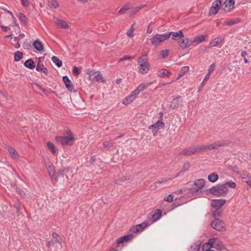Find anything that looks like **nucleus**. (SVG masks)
<instances>
[{
	"label": "nucleus",
	"mask_w": 251,
	"mask_h": 251,
	"mask_svg": "<svg viewBox=\"0 0 251 251\" xmlns=\"http://www.w3.org/2000/svg\"><path fill=\"white\" fill-rule=\"evenodd\" d=\"M139 72L142 74H147L150 69L148 57L147 54H144L138 59Z\"/></svg>",
	"instance_id": "nucleus-1"
},
{
	"label": "nucleus",
	"mask_w": 251,
	"mask_h": 251,
	"mask_svg": "<svg viewBox=\"0 0 251 251\" xmlns=\"http://www.w3.org/2000/svg\"><path fill=\"white\" fill-rule=\"evenodd\" d=\"M85 72L88 75L89 79L91 81L101 82L103 83L106 82L105 79L99 71L88 68L85 70Z\"/></svg>",
	"instance_id": "nucleus-2"
},
{
	"label": "nucleus",
	"mask_w": 251,
	"mask_h": 251,
	"mask_svg": "<svg viewBox=\"0 0 251 251\" xmlns=\"http://www.w3.org/2000/svg\"><path fill=\"white\" fill-rule=\"evenodd\" d=\"M206 192L217 197L224 196L226 195L228 192V188L224 184H218L206 190Z\"/></svg>",
	"instance_id": "nucleus-3"
},
{
	"label": "nucleus",
	"mask_w": 251,
	"mask_h": 251,
	"mask_svg": "<svg viewBox=\"0 0 251 251\" xmlns=\"http://www.w3.org/2000/svg\"><path fill=\"white\" fill-rule=\"evenodd\" d=\"M205 180L204 179H198L194 181L192 185L190 190L193 195H199L201 192V189L204 186Z\"/></svg>",
	"instance_id": "nucleus-4"
},
{
	"label": "nucleus",
	"mask_w": 251,
	"mask_h": 251,
	"mask_svg": "<svg viewBox=\"0 0 251 251\" xmlns=\"http://www.w3.org/2000/svg\"><path fill=\"white\" fill-rule=\"evenodd\" d=\"M68 132L69 134L68 136H56L55 137V141L63 146L72 145L75 138L70 131Z\"/></svg>",
	"instance_id": "nucleus-5"
},
{
	"label": "nucleus",
	"mask_w": 251,
	"mask_h": 251,
	"mask_svg": "<svg viewBox=\"0 0 251 251\" xmlns=\"http://www.w3.org/2000/svg\"><path fill=\"white\" fill-rule=\"evenodd\" d=\"M169 39V36L166 35V33L163 34H157L153 36L151 39V43L152 45L157 46L160 43Z\"/></svg>",
	"instance_id": "nucleus-6"
},
{
	"label": "nucleus",
	"mask_w": 251,
	"mask_h": 251,
	"mask_svg": "<svg viewBox=\"0 0 251 251\" xmlns=\"http://www.w3.org/2000/svg\"><path fill=\"white\" fill-rule=\"evenodd\" d=\"M197 153H200L199 145L192 146L180 152V155L189 156Z\"/></svg>",
	"instance_id": "nucleus-7"
},
{
	"label": "nucleus",
	"mask_w": 251,
	"mask_h": 251,
	"mask_svg": "<svg viewBox=\"0 0 251 251\" xmlns=\"http://www.w3.org/2000/svg\"><path fill=\"white\" fill-rule=\"evenodd\" d=\"M211 226L213 228L219 231L226 230L225 223L219 219H215L212 221L211 222Z\"/></svg>",
	"instance_id": "nucleus-8"
},
{
	"label": "nucleus",
	"mask_w": 251,
	"mask_h": 251,
	"mask_svg": "<svg viewBox=\"0 0 251 251\" xmlns=\"http://www.w3.org/2000/svg\"><path fill=\"white\" fill-rule=\"evenodd\" d=\"M133 237L134 236L132 233L128 234L123 236H121L117 239L116 243L113 244V246H118L121 244L128 242L131 241L133 238Z\"/></svg>",
	"instance_id": "nucleus-9"
},
{
	"label": "nucleus",
	"mask_w": 251,
	"mask_h": 251,
	"mask_svg": "<svg viewBox=\"0 0 251 251\" xmlns=\"http://www.w3.org/2000/svg\"><path fill=\"white\" fill-rule=\"evenodd\" d=\"M162 214V211L160 209H156L152 211L148 216V219L151 222H155L159 220Z\"/></svg>",
	"instance_id": "nucleus-10"
},
{
	"label": "nucleus",
	"mask_w": 251,
	"mask_h": 251,
	"mask_svg": "<svg viewBox=\"0 0 251 251\" xmlns=\"http://www.w3.org/2000/svg\"><path fill=\"white\" fill-rule=\"evenodd\" d=\"M221 5V0H216L213 3L209 13V15H215L217 13Z\"/></svg>",
	"instance_id": "nucleus-11"
},
{
	"label": "nucleus",
	"mask_w": 251,
	"mask_h": 251,
	"mask_svg": "<svg viewBox=\"0 0 251 251\" xmlns=\"http://www.w3.org/2000/svg\"><path fill=\"white\" fill-rule=\"evenodd\" d=\"M149 226V224L148 222H144L142 224L137 225L135 226L132 227L130 228V231L132 233H136L138 232L142 231Z\"/></svg>",
	"instance_id": "nucleus-12"
},
{
	"label": "nucleus",
	"mask_w": 251,
	"mask_h": 251,
	"mask_svg": "<svg viewBox=\"0 0 251 251\" xmlns=\"http://www.w3.org/2000/svg\"><path fill=\"white\" fill-rule=\"evenodd\" d=\"M182 102L183 100L181 97L178 96L172 100L170 104V107L173 109L177 108L181 105Z\"/></svg>",
	"instance_id": "nucleus-13"
},
{
	"label": "nucleus",
	"mask_w": 251,
	"mask_h": 251,
	"mask_svg": "<svg viewBox=\"0 0 251 251\" xmlns=\"http://www.w3.org/2000/svg\"><path fill=\"white\" fill-rule=\"evenodd\" d=\"M166 35L169 36V38L172 36V39L173 40H178L179 39L182 38L184 37V34L181 30H179L178 32L170 31L166 33Z\"/></svg>",
	"instance_id": "nucleus-14"
},
{
	"label": "nucleus",
	"mask_w": 251,
	"mask_h": 251,
	"mask_svg": "<svg viewBox=\"0 0 251 251\" xmlns=\"http://www.w3.org/2000/svg\"><path fill=\"white\" fill-rule=\"evenodd\" d=\"M234 3V0H226L222 5V8L226 12L229 11L233 8Z\"/></svg>",
	"instance_id": "nucleus-15"
},
{
	"label": "nucleus",
	"mask_w": 251,
	"mask_h": 251,
	"mask_svg": "<svg viewBox=\"0 0 251 251\" xmlns=\"http://www.w3.org/2000/svg\"><path fill=\"white\" fill-rule=\"evenodd\" d=\"M225 203V199H215L211 201V205L215 208H221Z\"/></svg>",
	"instance_id": "nucleus-16"
},
{
	"label": "nucleus",
	"mask_w": 251,
	"mask_h": 251,
	"mask_svg": "<svg viewBox=\"0 0 251 251\" xmlns=\"http://www.w3.org/2000/svg\"><path fill=\"white\" fill-rule=\"evenodd\" d=\"M213 150H218L220 148L227 146L230 144V141L228 140H223L216 141L212 143Z\"/></svg>",
	"instance_id": "nucleus-17"
},
{
	"label": "nucleus",
	"mask_w": 251,
	"mask_h": 251,
	"mask_svg": "<svg viewBox=\"0 0 251 251\" xmlns=\"http://www.w3.org/2000/svg\"><path fill=\"white\" fill-rule=\"evenodd\" d=\"M224 42V39L222 37H217L214 38L209 44L210 47H221V45Z\"/></svg>",
	"instance_id": "nucleus-18"
},
{
	"label": "nucleus",
	"mask_w": 251,
	"mask_h": 251,
	"mask_svg": "<svg viewBox=\"0 0 251 251\" xmlns=\"http://www.w3.org/2000/svg\"><path fill=\"white\" fill-rule=\"evenodd\" d=\"M137 95L134 93L133 91L128 96L123 100V103L124 105H128L132 102L137 97Z\"/></svg>",
	"instance_id": "nucleus-19"
},
{
	"label": "nucleus",
	"mask_w": 251,
	"mask_h": 251,
	"mask_svg": "<svg viewBox=\"0 0 251 251\" xmlns=\"http://www.w3.org/2000/svg\"><path fill=\"white\" fill-rule=\"evenodd\" d=\"M152 84V82H148L146 83H141L133 91L134 93L138 95L146 89L148 87L150 86Z\"/></svg>",
	"instance_id": "nucleus-20"
},
{
	"label": "nucleus",
	"mask_w": 251,
	"mask_h": 251,
	"mask_svg": "<svg viewBox=\"0 0 251 251\" xmlns=\"http://www.w3.org/2000/svg\"><path fill=\"white\" fill-rule=\"evenodd\" d=\"M63 81L68 90L72 92L74 89V87L72 81L70 80L69 77L66 75L63 76Z\"/></svg>",
	"instance_id": "nucleus-21"
},
{
	"label": "nucleus",
	"mask_w": 251,
	"mask_h": 251,
	"mask_svg": "<svg viewBox=\"0 0 251 251\" xmlns=\"http://www.w3.org/2000/svg\"><path fill=\"white\" fill-rule=\"evenodd\" d=\"M192 43V40H191L188 38H185L182 39L181 41L179 43V45L181 49H184L189 47Z\"/></svg>",
	"instance_id": "nucleus-22"
},
{
	"label": "nucleus",
	"mask_w": 251,
	"mask_h": 251,
	"mask_svg": "<svg viewBox=\"0 0 251 251\" xmlns=\"http://www.w3.org/2000/svg\"><path fill=\"white\" fill-rule=\"evenodd\" d=\"M7 150L13 159H19V155L13 148L11 147V146H8Z\"/></svg>",
	"instance_id": "nucleus-23"
},
{
	"label": "nucleus",
	"mask_w": 251,
	"mask_h": 251,
	"mask_svg": "<svg viewBox=\"0 0 251 251\" xmlns=\"http://www.w3.org/2000/svg\"><path fill=\"white\" fill-rule=\"evenodd\" d=\"M242 180L251 187V175L248 173H244L241 176Z\"/></svg>",
	"instance_id": "nucleus-24"
},
{
	"label": "nucleus",
	"mask_w": 251,
	"mask_h": 251,
	"mask_svg": "<svg viewBox=\"0 0 251 251\" xmlns=\"http://www.w3.org/2000/svg\"><path fill=\"white\" fill-rule=\"evenodd\" d=\"M55 23L57 26L64 29L69 28V26L66 22L59 19H57Z\"/></svg>",
	"instance_id": "nucleus-25"
},
{
	"label": "nucleus",
	"mask_w": 251,
	"mask_h": 251,
	"mask_svg": "<svg viewBox=\"0 0 251 251\" xmlns=\"http://www.w3.org/2000/svg\"><path fill=\"white\" fill-rule=\"evenodd\" d=\"M36 67V70L38 72H42L45 74H48V71L47 69L45 67L43 64L40 63V61H38Z\"/></svg>",
	"instance_id": "nucleus-26"
},
{
	"label": "nucleus",
	"mask_w": 251,
	"mask_h": 251,
	"mask_svg": "<svg viewBox=\"0 0 251 251\" xmlns=\"http://www.w3.org/2000/svg\"><path fill=\"white\" fill-rule=\"evenodd\" d=\"M199 149L200 153L205 151L213 150V144L209 145H199Z\"/></svg>",
	"instance_id": "nucleus-27"
},
{
	"label": "nucleus",
	"mask_w": 251,
	"mask_h": 251,
	"mask_svg": "<svg viewBox=\"0 0 251 251\" xmlns=\"http://www.w3.org/2000/svg\"><path fill=\"white\" fill-rule=\"evenodd\" d=\"M47 169L49 172V174L50 176L51 179L53 180V179H54L55 180H57L56 178L55 177V172L53 166L51 164L49 165L47 167Z\"/></svg>",
	"instance_id": "nucleus-28"
},
{
	"label": "nucleus",
	"mask_w": 251,
	"mask_h": 251,
	"mask_svg": "<svg viewBox=\"0 0 251 251\" xmlns=\"http://www.w3.org/2000/svg\"><path fill=\"white\" fill-rule=\"evenodd\" d=\"M34 47L38 51H42L44 49L43 44L39 40H36L33 43Z\"/></svg>",
	"instance_id": "nucleus-29"
},
{
	"label": "nucleus",
	"mask_w": 251,
	"mask_h": 251,
	"mask_svg": "<svg viewBox=\"0 0 251 251\" xmlns=\"http://www.w3.org/2000/svg\"><path fill=\"white\" fill-rule=\"evenodd\" d=\"M24 65L25 67L30 69H33L35 68L36 66L34 62L31 59H28L26 61H25L24 63Z\"/></svg>",
	"instance_id": "nucleus-30"
},
{
	"label": "nucleus",
	"mask_w": 251,
	"mask_h": 251,
	"mask_svg": "<svg viewBox=\"0 0 251 251\" xmlns=\"http://www.w3.org/2000/svg\"><path fill=\"white\" fill-rule=\"evenodd\" d=\"M48 5L52 8H57L59 7V3L57 0H48Z\"/></svg>",
	"instance_id": "nucleus-31"
},
{
	"label": "nucleus",
	"mask_w": 251,
	"mask_h": 251,
	"mask_svg": "<svg viewBox=\"0 0 251 251\" xmlns=\"http://www.w3.org/2000/svg\"><path fill=\"white\" fill-rule=\"evenodd\" d=\"M201 244L199 242L194 243L189 248V251H199Z\"/></svg>",
	"instance_id": "nucleus-32"
},
{
	"label": "nucleus",
	"mask_w": 251,
	"mask_h": 251,
	"mask_svg": "<svg viewBox=\"0 0 251 251\" xmlns=\"http://www.w3.org/2000/svg\"><path fill=\"white\" fill-rule=\"evenodd\" d=\"M218 178V175L216 173L211 174L208 176V180L211 182H216Z\"/></svg>",
	"instance_id": "nucleus-33"
},
{
	"label": "nucleus",
	"mask_w": 251,
	"mask_h": 251,
	"mask_svg": "<svg viewBox=\"0 0 251 251\" xmlns=\"http://www.w3.org/2000/svg\"><path fill=\"white\" fill-rule=\"evenodd\" d=\"M206 36V35H201L200 36H198L194 40H192L193 43H196L197 44H200L201 43H202L205 40Z\"/></svg>",
	"instance_id": "nucleus-34"
},
{
	"label": "nucleus",
	"mask_w": 251,
	"mask_h": 251,
	"mask_svg": "<svg viewBox=\"0 0 251 251\" xmlns=\"http://www.w3.org/2000/svg\"><path fill=\"white\" fill-rule=\"evenodd\" d=\"M222 215V210L221 208H216V210L213 211L212 216L215 219L221 217Z\"/></svg>",
	"instance_id": "nucleus-35"
},
{
	"label": "nucleus",
	"mask_w": 251,
	"mask_h": 251,
	"mask_svg": "<svg viewBox=\"0 0 251 251\" xmlns=\"http://www.w3.org/2000/svg\"><path fill=\"white\" fill-rule=\"evenodd\" d=\"M18 17L19 19V20H20V21L26 25L27 23V19L26 18V17L25 16V15L23 13H19L18 14Z\"/></svg>",
	"instance_id": "nucleus-36"
},
{
	"label": "nucleus",
	"mask_w": 251,
	"mask_h": 251,
	"mask_svg": "<svg viewBox=\"0 0 251 251\" xmlns=\"http://www.w3.org/2000/svg\"><path fill=\"white\" fill-rule=\"evenodd\" d=\"M52 62L55 64L58 67H61L62 65V62L61 60L58 59L57 57L53 56L51 58Z\"/></svg>",
	"instance_id": "nucleus-37"
},
{
	"label": "nucleus",
	"mask_w": 251,
	"mask_h": 251,
	"mask_svg": "<svg viewBox=\"0 0 251 251\" xmlns=\"http://www.w3.org/2000/svg\"><path fill=\"white\" fill-rule=\"evenodd\" d=\"M47 145L49 149L51 151L53 154H55L56 151V148L54 145V144L50 142H48L47 143Z\"/></svg>",
	"instance_id": "nucleus-38"
},
{
	"label": "nucleus",
	"mask_w": 251,
	"mask_h": 251,
	"mask_svg": "<svg viewBox=\"0 0 251 251\" xmlns=\"http://www.w3.org/2000/svg\"><path fill=\"white\" fill-rule=\"evenodd\" d=\"M170 75V72L166 70H161L158 72L157 75L159 77H163Z\"/></svg>",
	"instance_id": "nucleus-39"
},
{
	"label": "nucleus",
	"mask_w": 251,
	"mask_h": 251,
	"mask_svg": "<svg viewBox=\"0 0 251 251\" xmlns=\"http://www.w3.org/2000/svg\"><path fill=\"white\" fill-rule=\"evenodd\" d=\"M169 50H162L159 53L158 56L160 58H164L169 55Z\"/></svg>",
	"instance_id": "nucleus-40"
},
{
	"label": "nucleus",
	"mask_w": 251,
	"mask_h": 251,
	"mask_svg": "<svg viewBox=\"0 0 251 251\" xmlns=\"http://www.w3.org/2000/svg\"><path fill=\"white\" fill-rule=\"evenodd\" d=\"M189 70V68L188 66H185V67H182L179 74H178V75L179 77H181L183 75H184L186 73H187Z\"/></svg>",
	"instance_id": "nucleus-41"
},
{
	"label": "nucleus",
	"mask_w": 251,
	"mask_h": 251,
	"mask_svg": "<svg viewBox=\"0 0 251 251\" xmlns=\"http://www.w3.org/2000/svg\"><path fill=\"white\" fill-rule=\"evenodd\" d=\"M23 53L20 51H17L15 53L14 60L15 61H19L23 58Z\"/></svg>",
	"instance_id": "nucleus-42"
},
{
	"label": "nucleus",
	"mask_w": 251,
	"mask_h": 251,
	"mask_svg": "<svg viewBox=\"0 0 251 251\" xmlns=\"http://www.w3.org/2000/svg\"><path fill=\"white\" fill-rule=\"evenodd\" d=\"M156 129H161L164 128L165 126V124L161 120H158L155 124Z\"/></svg>",
	"instance_id": "nucleus-43"
},
{
	"label": "nucleus",
	"mask_w": 251,
	"mask_h": 251,
	"mask_svg": "<svg viewBox=\"0 0 251 251\" xmlns=\"http://www.w3.org/2000/svg\"><path fill=\"white\" fill-rule=\"evenodd\" d=\"M21 202L19 201H18V200H17L15 201V202L14 203V206L16 209L17 213V214L18 215H20V209H21Z\"/></svg>",
	"instance_id": "nucleus-44"
},
{
	"label": "nucleus",
	"mask_w": 251,
	"mask_h": 251,
	"mask_svg": "<svg viewBox=\"0 0 251 251\" xmlns=\"http://www.w3.org/2000/svg\"><path fill=\"white\" fill-rule=\"evenodd\" d=\"M52 237L53 238V240L55 241V243H58L61 244L59 235L57 233L53 232L52 233Z\"/></svg>",
	"instance_id": "nucleus-45"
},
{
	"label": "nucleus",
	"mask_w": 251,
	"mask_h": 251,
	"mask_svg": "<svg viewBox=\"0 0 251 251\" xmlns=\"http://www.w3.org/2000/svg\"><path fill=\"white\" fill-rule=\"evenodd\" d=\"M114 142L111 141H106L103 143V146L104 148H110L113 146Z\"/></svg>",
	"instance_id": "nucleus-46"
},
{
	"label": "nucleus",
	"mask_w": 251,
	"mask_h": 251,
	"mask_svg": "<svg viewBox=\"0 0 251 251\" xmlns=\"http://www.w3.org/2000/svg\"><path fill=\"white\" fill-rule=\"evenodd\" d=\"M212 247V246H211L209 243H205L203 244L202 246V251H208L210 250Z\"/></svg>",
	"instance_id": "nucleus-47"
},
{
	"label": "nucleus",
	"mask_w": 251,
	"mask_h": 251,
	"mask_svg": "<svg viewBox=\"0 0 251 251\" xmlns=\"http://www.w3.org/2000/svg\"><path fill=\"white\" fill-rule=\"evenodd\" d=\"M129 9V8L128 6L124 5L123 7H122L120 9V10L118 12L119 14H122L125 13V12H126V11H127Z\"/></svg>",
	"instance_id": "nucleus-48"
},
{
	"label": "nucleus",
	"mask_w": 251,
	"mask_h": 251,
	"mask_svg": "<svg viewBox=\"0 0 251 251\" xmlns=\"http://www.w3.org/2000/svg\"><path fill=\"white\" fill-rule=\"evenodd\" d=\"M226 187H229L232 188H235L236 187V184L234 182H228L224 184Z\"/></svg>",
	"instance_id": "nucleus-49"
},
{
	"label": "nucleus",
	"mask_w": 251,
	"mask_h": 251,
	"mask_svg": "<svg viewBox=\"0 0 251 251\" xmlns=\"http://www.w3.org/2000/svg\"><path fill=\"white\" fill-rule=\"evenodd\" d=\"M190 167V165L189 163L185 162L183 164V168L181 169V171H183V172L184 173L185 171H186L187 170H188L189 169Z\"/></svg>",
	"instance_id": "nucleus-50"
},
{
	"label": "nucleus",
	"mask_w": 251,
	"mask_h": 251,
	"mask_svg": "<svg viewBox=\"0 0 251 251\" xmlns=\"http://www.w3.org/2000/svg\"><path fill=\"white\" fill-rule=\"evenodd\" d=\"M163 200L169 202H171L173 201V196L172 194H170L168 195L167 197H164Z\"/></svg>",
	"instance_id": "nucleus-51"
},
{
	"label": "nucleus",
	"mask_w": 251,
	"mask_h": 251,
	"mask_svg": "<svg viewBox=\"0 0 251 251\" xmlns=\"http://www.w3.org/2000/svg\"><path fill=\"white\" fill-rule=\"evenodd\" d=\"M73 72L76 76H78L80 74L81 71L79 68L76 66H74L73 68Z\"/></svg>",
	"instance_id": "nucleus-52"
},
{
	"label": "nucleus",
	"mask_w": 251,
	"mask_h": 251,
	"mask_svg": "<svg viewBox=\"0 0 251 251\" xmlns=\"http://www.w3.org/2000/svg\"><path fill=\"white\" fill-rule=\"evenodd\" d=\"M238 22H239L238 20H231V21L226 22L225 23V24L226 25H232L235 24H237V23H238Z\"/></svg>",
	"instance_id": "nucleus-53"
},
{
	"label": "nucleus",
	"mask_w": 251,
	"mask_h": 251,
	"mask_svg": "<svg viewBox=\"0 0 251 251\" xmlns=\"http://www.w3.org/2000/svg\"><path fill=\"white\" fill-rule=\"evenodd\" d=\"M126 180V178L125 176L122 177L120 179H117L115 180V183L117 184H120L121 182H124Z\"/></svg>",
	"instance_id": "nucleus-54"
},
{
	"label": "nucleus",
	"mask_w": 251,
	"mask_h": 251,
	"mask_svg": "<svg viewBox=\"0 0 251 251\" xmlns=\"http://www.w3.org/2000/svg\"><path fill=\"white\" fill-rule=\"evenodd\" d=\"M67 171V170L64 169H60L58 170L57 171V173L58 174V176H61V177H63L64 176V174L65 173V172H66Z\"/></svg>",
	"instance_id": "nucleus-55"
},
{
	"label": "nucleus",
	"mask_w": 251,
	"mask_h": 251,
	"mask_svg": "<svg viewBox=\"0 0 251 251\" xmlns=\"http://www.w3.org/2000/svg\"><path fill=\"white\" fill-rule=\"evenodd\" d=\"M217 241V239L215 238H210L208 240V243H209L211 246H213V245H214L216 243V242Z\"/></svg>",
	"instance_id": "nucleus-56"
},
{
	"label": "nucleus",
	"mask_w": 251,
	"mask_h": 251,
	"mask_svg": "<svg viewBox=\"0 0 251 251\" xmlns=\"http://www.w3.org/2000/svg\"><path fill=\"white\" fill-rule=\"evenodd\" d=\"M215 64L214 63L212 64L209 67L208 73L211 74V73L213 72V71L215 69Z\"/></svg>",
	"instance_id": "nucleus-57"
},
{
	"label": "nucleus",
	"mask_w": 251,
	"mask_h": 251,
	"mask_svg": "<svg viewBox=\"0 0 251 251\" xmlns=\"http://www.w3.org/2000/svg\"><path fill=\"white\" fill-rule=\"evenodd\" d=\"M55 244V241L53 240H51L47 243L46 245L49 248L53 246Z\"/></svg>",
	"instance_id": "nucleus-58"
},
{
	"label": "nucleus",
	"mask_w": 251,
	"mask_h": 251,
	"mask_svg": "<svg viewBox=\"0 0 251 251\" xmlns=\"http://www.w3.org/2000/svg\"><path fill=\"white\" fill-rule=\"evenodd\" d=\"M16 191L20 194V195L23 197V198H24L25 197V193H24V192L23 191H22L21 189L20 188H17L16 189Z\"/></svg>",
	"instance_id": "nucleus-59"
},
{
	"label": "nucleus",
	"mask_w": 251,
	"mask_h": 251,
	"mask_svg": "<svg viewBox=\"0 0 251 251\" xmlns=\"http://www.w3.org/2000/svg\"><path fill=\"white\" fill-rule=\"evenodd\" d=\"M22 5L25 7L29 6V2L28 0H21Z\"/></svg>",
	"instance_id": "nucleus-60"
},
{
	"label": "nucleus",
	"mask_w": 251,
	"mask_h": 251,
	"mask_svg": "<svg viewBox=\"0 0 251 251\" xmlns=\"http://www.w3.org/2000/svg\"><path fill=\"white\" fill-rule=\"evenodd\" d=\"M131 58V57L129 55H125L123 57L119 59V62H121L126 60H128L130 59Z\"/></svg>",
	"instance_id": "nucleus-61"
},
{
	"label": "nucleus",
	"mask_w": 251,
	"mask_h": 251,
	"mask_svg": "<svg viewBox=\"0 0 251 251\" xmlns=\"http://www.w3.org/2000/svg\"><path fill=\"white\" fill-rule=\"evenodd\" d=\"M184 173L181 170L179 171L178 173H177L175 176H174L172 178H169V180H172V179H174L175 178H176L178 177L179 176H181L182 174H183Z\"/></svg>",
	"instance_id": "nucleus-62"
},
{
	"label": "nucleus",
	"mask_w": 251,
	"mask_h": 251,
	"mask_svg": "<svg viewBox=\"0 0 251 251\" xmlns=\"http://www.w3.org/2000/svg\"><path fill=\"white\" fill-rule=\"evenodd\" d=\"M168 180H170L169 178V179L162 178V179H161V180H159L157 181H156V183H166Z\"/></svg>",
	"instance_id": "nucleus-63"
},
{
	"label": "nucleus",
	"mask_w": 251,
	"mask_h": 251,
	"mask_svg": "<svg viewBox=\"0 0 251 251\" xmlns=\"http://www.w3.org/2000/svg\"><path fill=\"white\" fill-rule=\"evenodd\" d=\"M133 31H132V30H130V29H129L127 32H126V35L129 37H131L133 36Z\"/></svg>",
	"instance_id": "nucleus-64"
}]
</instances>
